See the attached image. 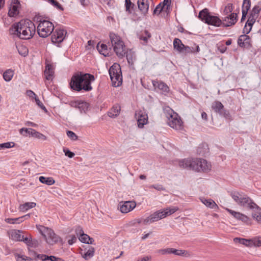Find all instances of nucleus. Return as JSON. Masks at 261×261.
<instances>
[{
  "label": "nucleus",
  "mask_w": 261,
  "mask_h": 261,
  "mask_svg": "<svg viewBox=\"0 0 261 261\" xmlns=\"http://www.w3.org/2000/svg\"><path fill=\"white\" fill-rule=\"evenodd\" d=\"M19 21L14 23L9 29L10 34L20 39V31H19Z\"/></svg>",
  "instance_id": "23"
},
{
  "label": "nucleus",
  "mask_w": 261,
  "mask_h": 261,
  "mask_svg": "<svg viewBox=\"0 0 261 261\" xmlns=\"http://www.w3.org/2000/svg\"><path fill=\"white\" fill-rule=\"evenodd\" d=\"M69 237H70L71 238L69 240H68V243L69 245H72L73 244H74L76 241L77 239L74 235L69 236Z\"/></svg>",
  "instance_id": "62"
},
{
  "label": "nucleus",
  "mask_w": 261,
  "mask_h": 261,
  "mask_svg": "<svg viewBox=\"0 0 261 261\" xmlns=\"http://www.w3.org/2000/svg\"><path fill=\"white\" fill-rule=\"evenodd\" d=\"M251 42V38L246 34L241 35L238 39V45L247 49H250L252 47Z\"/></svg>",
  "instance_id": "13"
},
{
  "label": "nucleus",
  "mask_w": 261,
  "mask_h": 261,
  "mask_svg": "<svg viewBox=\"0 0 261 261\" xmlns=\"http://www.w3.org/2000/svg\"><path fill=\"white\" fill-rule=\"evenodd\" d=\"M94 248L92 246H88L87 248H85L84 252H83V250H82L81 254L85 259L88 260L94 256Z\"/></svg>",
  "instance_id": "19"
},
{
  "label": "nucleus",
  "mask_w": 261,
  "mask_h": 261,
  "mask_svg": "<svg viewBox=\"0 0 261 261\" xmlns=\"http://www.w3.org/2000/svg\"><path fill=\"white\" fill-rule=\"evenodd\" d=\"M164 8L163 7V6L162 5V4L160 3L159 4H158L156 6L155 8L154 9L153 12V14H154V15L160 14L162 12V11H163Z\"/></svg>",
  "instance_id": "53"
},
{
  "label": "nucleus",
  "mask_w": 261,
  "mask_h": 261,
  "mask_svg": "<svg viewBox=\"0 0 261 261\" xmlns=\"http://www.w3.org/2000/svg\"><path fill=\"white\" fill-rule=\"evenodd\" d=\"M159 252L162 254H174L178 256H187L189 254L188 252L186 250H178L172 248L160 249Z\"/></svg>",
  "instance_id": "12"
},
{
  "label": "nucleus",
  "mask_w": 261,
  "mask_h": 261,
  "mask_svg": "<svg viewBox=\"0 0 261 261\" xmlns=\"http://www.w3.org/2000/svg\"><path fill=\"white\" fill-rule=\"evenodd\" d=\"M67 136L72 140H76L78 139L77 136L72 131L67 130Z\"/></svg>",
  "instance_id": "55"
},
{
  "label": "nucleus",
  "mask_w": 261,
  "mask_h": 261,
  "mask_svg": "<svg viewBox=\"0 0 261 261\" xmlns=\"http://www.w3.org/2000/svg\"><path fill=\"white\" fill-rule=\"evenodd\" d=\"M223 108V104L218 100H216L212 103V109L216 113L220 111V109Z\"/></svg>",
  "instance_id": "41"
},
{
  "label": "nucleus",
  "mask_w": 261,
  "mask_h": 261,
  "mask_svg": "<svg viewBox=\"0 0 261 261\" xmlns=\"http://www.w3.org/2000/svg\"><path fill=\"white\" fill-rule=\"evenodd\" d=\"M252 247H260L261 246V237H255L251 239Z\"/></svg>",
  "instance_id": "50"
},
{
  "label": "nucleus",
  "mask_w": 261,
  "mask_h": 261,
  "mask_svg": "<svg viewBox=\"0 0 261 261\" xmlns=\"http://www.w3.org/2000/svg\"><path fill=\"white\" fill-rule=\"evenodd\" d=\"M50 261H64L63 259L60 257H57L55 256H49L48 260Z\"/></svg>",
  "instance_id": "64"
},
{
  "label": "nucleus",
  "mask_w": 261,
  "mask_h": 261,
  "mask_svg": "<svg viewBox=\"0 0 261 261\" xmlns=\"http://www.w3.org/2000/svg\"><path fill=\"white\" fill-rule=\"evenodd\" d=\"M54 30L53 23L49 20H39L37 32L41 38H46L50 35Z\"/></svg>",
  "instance_id": "6"
},
{
  "label": "nucleus",
  "mask_w": 261,
  "mask_h": 261,
  "mask_svg": "<svg viewBox=\"0 0 261 261\" xmlns=\"http://www.w3.org/2000/svg\"><path fill=\"white\" fill-rule=\"evenodd\" d=\"M144 35L140 36L139 38L141 40L144 41L143 44L145 45L147 43L148 39L151 37V34L148 31L146 30L144 31Z\"/></svg>",
  "instance_id": "48"
},
{
  "label": "nucleus",
  "mask_w": 261,
  "mask_h": 261,
  "mask_svg": "<svg viewBox=\"0 0 261 261\" xmlns=\"http://www.w3.org/2000/svg\"><path fill=\"white\" fill-rule=\"evenodd\" d=\"M125 56H126L127 62L129 65H134V61L135 59V55L134 54L131 53L130 51L129 53H128L126 51V54Z\"/></svg>",
  "instance_id": "43"
},
{
  "label": "nucleus",
  "mask_w": 261,
  "mask_h": 261,
  "mask_svg": "<svg viewBox=\"0 0 261 261\" xmlns=\"http://www.w3.org/2000/svg\"><path fill=\"white\" fill-rule=\"evenodd\" d=\"M233 241L236 243H239L245 245L247 247H252L251 239H246L240 238H235L233 239Z\"/></svg>",
  "instance_id": "31"
},
{
  "label": "nucleus",
  "mask_w": 261,
  "mask_h": 261,
  "mask_svg": "<svg viewBox=\"0 0 261 261\" xmlns=\"http://www.w3.org/2000/svg\"><path fill=\"white\" fill-rule=\"evenodd\" d=\"M178 210V207L177 206L169 207L166 210H163V214L165 217L167 216H170Z\"/></svg>",
  "instance_id": "40"
},
{
  "label": "nucleus",
  "mask_w": 261,
  "mask_h": 261,
  "mask_svg": "<svg viewBox=\"0 0 261 261\" xmlns=\"http://www.w3.org/2000/svg\"><path fill=\"white\" fill-rule=\"evenodd\" d=\"M20 39L28 40L32 38L36 32V26L30 19H21L19 21Z\"/></svg>",
  "instance_id": "3"
},
{
  "label": "nucleus",
  "mask_w": 261,
  "mask_h": 261,
  "mask_svg": "<svg viewBox=\"0 0 261 261\" xmlns=\"http://www.w3.org/2000/svg\"><path fill=\"white\" fill-rule=\"evenodd\" d=\"M15 145V143L12 142H6L4 143L0 144V150L4 148H10L14 147Z\"/></svg>",
  "instance_id": "52"
},
{
  "label": "nucleus",
  "mask_w": 261,
  "mask_h": 261,
  "mask_svg": "<svg viewBox=\"0 0 261 261\" xmlns=\"http://www.w3.org/2000/svg\"><path fill=\"white\" fill-rule=\"evenodd\" d=\"M149 2L148 0H138V6L141 13L145 15L148 11L149 9Z\"/></svg>",
  "instance_id": "18"
},
{
  "label": "nucleus",
  "mask_w": 261,
  "mask_h": 261,
  "mask_svg": "<svg viewBox=\"0 0 261 261\" xmlns=\"http://www.w3.org/2000/svg\"><path fill=\"white\" fill-rule=\"evenodd\" d=\"M19 133L21 135L25 137L29 136V137L35 138V134H36L37 132L33 128H27L23 127L19 130Z\"/></svg>",
  "instance_id": "26"
},
{
  "label": "nucleus",
  "mask_w": 261,
  "mask_h": 261,
  "mask_svg": "<svg viewBox=\"0 0 261 261\" xmlns=\"http://www.w3.org/2000/svg\"><path fill=\"white\" fill-rule=\"evenodd\" d=\"M23 242L27 244L28 248L30 247L36 248L38 246L39 244V241L36 239H32L31 235H29V237H25Z\"/></svg>",
  "instance_id": "22"
},
{
  "label": "nucleus",
  "mask_w": 261,
  "mask_h": 261,
  "mask_svg": "<svg viewBox=\"0 0 261 261\" xmlns=\"http://www.w3.org/2000/svg\"><path fill=\"white\" fill-rule=\"evenodd\" d=\"M35 101L36 104L42 110H44L45 112H47V110L45 107L43 105V104L40 101L39 98L37 97H35Z\"/></svg>",
  "instance_id": "59"
},
{
  "label": "nucleus",
  "mask_w": 261,
  "mask_h": 261,
  "mask_svg": "<svg viewBox=\"0 0 261 261\" xmlns=\"http://www.w3.org/2000/svg\"><path fill=\"white\" fill-rule=\"evenodd\" d=\"M183 46H184V44L179 39L175 38L174 39L173 47L175 49L177 50L179 53L182 52Z\"/></svg>",
  "instance_id": "37"
},
{
  "label": "nucleus",
  "mask_w": 261,
  "mask_h": 261,
  "mask_svg": "<svg viewBox=\"0 0 261 261\" xmlns=\"http://www.w3.org/2000/svg\"><path fill=\"white\" fill-rule=\"evenodd\" d=\"M75 232L78 237L82 236L83 234L85 233L82 227L80 226H77L76 227Z\"/></svg>",
  "instance_id": "60"
},
{
  "label": "nucleus",
  "mask_w": 261,
  "mask_h": 261,
  "mask_svg": "<svg viewBox=\"0 0 261 261\" xmlns=\"http://www.w3.org/2000/svg\"><path fill=\"white\" fill-rule=\"evenodd\" d=\"M261 10V8L259 6H255L251 12L250 13V16L254 17L255 18H257L258 16V14L259 13L260 11Z\"/></svg>",
  "instance_id": "47"
},
{
  "label": "nucleus",
  "mask_w": 261,
  "mask_h": 261,
  "mask_svg": "<svg viewBox=\"0 0 261 261\" xmlns=\"http://www.w3.org/2000/svg\"><path fill=\"white\" fill-rule=\"evenodd\" d=\"M221 116L224 117L226 119L228 120H232V119L229 111L226 109L223 110V113Z\"/></svg>",
  "instance_id": "56"
},
{
  "label": "nucleus",
  "mask_w": 261,
  "mask_h": 261,
  "mask_svg": "<svg viewBox=\"0 0 261 261\" xmlns=\"http://www.w3.org/2000/svg\"><path fill=\"white\" fill-rule=\"evenodd\" d=\"M233 5L231 3H228L225 7L223 11V14L225 15H228L229 13H231L233 11Z\"/></svg>",
  "instance_id": "49"
},
{
  "label": "nucleus",
  "mask_w": 261,
  "mask_h": 261,
  "mask_svg": "<svg viewBox=\"0 0 261 261\" xmlns=\"http://www.w3.org/2000/svg\"><path fill=\"white\" fill-rule=\"evenodd\" d=\"M170 117L168 124L170 127L179 130L184 129L183 122L180 117L172 110H171Z\"/></svg>",
  "instance_id": "8"
},
{
  "label": "nucleus",
  "mask_w": 261,
  "mask_h": 261,
  "mask_svg": "<svg viewBox=\"0 0 261 261\" xmlns=\"http://www.w3.org/2000/svg\"><path fill=\"white\" fill-rule=\"evenodd\" d=\"M111 80L112 81V85L114 87H119L122 83V73L118 75L117 74L114 76H112Z\"/></svg>",
  "instance_id": "30"
},
{
  "label": "nucleus",
  "mask_w": 261,
  "mask_h": 261,
  "mask_svg": "<svg viewBox=\"0 0 261 261\" xmlns=\"http://www.w3.org/2000/svg\"><path fill=\"white\" fill-rule=\"evenodd\" d=\"M201 160V159H184L179 161V165L184 169L200 171V165L202 164Z\"/></svg>",
  "instance_id": "7"
},
{
  "label": "nucleus",
  "mask_w": 261,
  "mask_h": 261,
  "mask_svg": "<svg viewBox=\"0 0 261 261\" xmlns=\"http://www.w3.org/2000/svg\"><path fill=\"white\" fill-rule=\"evenodd\" d=\"M17 50L19 55L23 57H26L28 55L29 50L24 45H19L17 46Z\"/></svg>",
  "instance_id": "42"
},
{
  "label": "nucleus",
  "mask_w": 261,
  "mask_h": 261,
  "mask_svg": "<svg viewBox=\"0 0 261 261\" xmlns=\"http://www.w3.org/2000/svg\"><path fill=\"white\" fill-rule=\"evenodd\" d=\"M39 231L42 236L45 238L46 237V235L44 232H46L48 238H46L47 242L49 244H54L61 241V238L56 234L53 230L48 229L44 226H41V228L39 229Z\"/></svg>",
  "instance_id": "9"
},
{
  "label": "nucleus",
  "mask_w": 261,
  "mask_h": 261,
  "mask_svg": "<svg viewBox=\"0 0 261 261\" xmlns=\"http://www.w3.org/2000/svg\"><path fill=\"white\" fill-rule=\"evenodd\" d=\"M95 80L90 73L76 72L73 74L69 82V87L73 91L80 92L82 90L89 92L92 90L91 83Z\"/></svg>",
  "instance_id": "1"
},
{
  "label": "nucleus",
  "mask_w": 261,
  "mask_h": 261,
  "mask_svg": "<svg viewBox=\"0 0 261 261\" xmlns=\"http://www.w3.org/2000/svg\"><path fill=\"white\" fill-rule=\"evenodd\" d=\"M79 239L81 242L85 244H93L94 242V239L86 233L79 237Z\"/></svg>",
  "instance_id": "33"
},
{
  "label": "nucleus",
  "mask_w": 261,
  "mask_h": 261,
  "mask_svg": "<svg viewBox=\"0 0 261 261\" xmlns=\"http://www.w3.org/2000/svg\"><path fill=\"white\" fill-rule=\"evenodd\" d=\"M36 136H35V138H38V139H42L43 140H46L47 138L43 134L37 132V133H36V134H35Z\"/></svg>",
  "instance_id": "63"
},
{
  "label": "nucleus",
  "mask_w": 261,
  "mask_h": 261,
  "mask_svg": "<svg viewBox=\"0 0 261 261\" xmlns=\"http://www.w3.org/2000/svg\"><path fill=\"white\" fill-rule=\"evenodd\" d=\"M201 165H200V170L206 171L210 170L211 165L208 164L205 160H201Z\"/></svg>",
  "instance_id": "46"
},
{
  "label": "nucleus",
  "mask_w": 261,
  "mask_h": 261,
  "mask_svg": "<svg viewBox=\"0 0 261 261\" xmlns=\"http://www.w3.org/2000/svg\"><path fill=\"white\" fill-rule=\"evenodd\" d=\"M230 195L233 200L240 206L251 210L260 214L261 208L247 195L243 192L232 191Z\"/></svg>",
  "instance_id": "2"
},
{
  "label": "nucleus",
  "mask_w": 261,
  "mask_h": 261,
  "mask_svg": "<svg viewBox=\"0 0 261 261\" xmlns=\"http://www.w3.org/2000/svg\"><path fill=\"white\" fill-rule=\"evenodd\" d=\"M198 18L202 21L209 25H214L215 27H220L223 25L222 20L217 16H212L206 8L200 11L199 13Z\"/></svg>",
  "instance_id": "5"
},
{
  "label": "nucleus",
  "mask_w": 261,
  "mask_h": 261,
  "mask_svg": "<svg viewBox=\"0 0 261 261\" xmlns=\"http://www.w3.org/2000/svg\"><path fill=\"white\" fill-rule=\"evenodd\" d=\"M120 211L122 213H127L132 211L136 206L135 201H126L119 203Z\"/></svg>",
  "instance_id": "15"
},
{
  "label": "nucleus",
  "mask_w": 261,
  "mask_h": 261,
  "mask_svg": "<svg viewBox=\"0 0 261 261\" xmlns=\"http://www.w3.org/2000/svg\"><path fill=\"white\" fill-rule=\"evenodd\" d=\"M22 232L21 230H15L12 232L11 233V238L12 239L16 241H22L24 240L25 237L23 235H22L21 233Z\"/></svg>",
  "instance_id": "28"
},
{
  "label": "nucleus",
  "mask_w": 261,
  "mask_h": 261,
  "mask_svg": "<svg viewBox=\"0 0 261 261\" xmlns=\"http://www.w3.org/2000/svg\"><path fill=\"white\" fill-rule=\"evenodd\" d=\"M200 50V48L198 45L196 46V50H194V47H191L189 46H186L184 45L182 48V52L185 54H189L193 53H198Z\"/></svg>",
  "instance_id": "36"
},
{
  "label": "nucleus",
  "mask_w": 261,
  "mask_h": 261,
  "mask_svg": "<svg viewBox=\"0 0 261 261\" xmlns=\"http://www.w3.org/2000/svg\"><path fill=\"white\" fill-rule=\"evenodd\" d=\"M96 47L98 52L100 54L103 55L105 57L110 56V50H111V48L108 49L106 44L103 43L100 44V43H98Z\"/></svg>",
  "instance_id": "24"
},
{
  "label": "nucleus",
  "mask_w": 261,
  "mask_h": 261,
  "mask_svg": "<svg viewBox=\"0 0 261 261\" xmlns=\"http://www.w3.org/2000/svg\"><path fill=\"white\" fill-rule=\"evenodd\" d=\"M152 85L155 89L158 88L164 92H168L169 91V88L166 84L158 80L152 81Z\"/></svg>",
  "instance_id": "21"
},
{
  "label": "nucleus",
  "mask_w": 261,
  "mask_h": 261,
  "mask_svg": "<svg viewBox=\"0 0 261 261\" xmlns=\"http://www.w3.org/2000/svg\"><path fill=\"white\" fill-rule=\"evenodd\" d=\"M255 19L256 18H255L254 17L249 16L248 19L246 23V25L248 24V25L252 29V25L255 22Z\"/></svg>",
  "instance_id": "57"
},
{
  "label": "nucleus",
  "mask_w": 261,
  "mask_h": 261,
  "mask_svg": "<svg viewBox=\"0 0 261 261\" xmlns=\"http://www.w3.org/2000/svg\"><path fill=\"white\" fill-rule=\"evenodd\" d=\"M250 0H244L242 7V12L244 11L245 12L248 13V11L250 8Z\"/></svg>",
  "instance_id": "45"
},
{
  "label": "nucleus",
  "mask_w": 261,
  "mask_h": 261,
  "mask_svg": "<svg viewBox=\"0 0 261 261\" xmlns=\"http://www.w3.org/2000/svg\"><path fill=\"white\" fill-rule=\"evenodd\" d=\"M14 75V71L12 69H7L3 73V78L6 82L10 81Z\"/></svg>",
  "instance_id": "38"
},
{
  "label": "nucleus",
  "mask_w": 261,
  "mask_h": 261,
  "mask_svg": "<svg viewBox=\"0 0 261 261\" xmlns=\"http://www.w3.org/2000/svg\"><path fill=\"white\" fill-rule=\"evenodd\" d=\"M109 36L112 46L113 47V49L116 55L120 59H122L125 57L126 54V47L123 41L120 36L114 33H110Z\"/></svg>",
  "instance_id": "4"
},
{
  "label": "nucleus",
  "mask_w": 261,
  "mask_h": 261,
  "mask_svg": "<svg viewBox=\"0 0 261 261\" xmlns=\"http://www.w3.org/2000/svg\"><path fill=\"white\" fill-rule=\"evenodd\" d=\"M201 201L204 204L209 208L213 209H217L218 208V206L215 202L211 199H203Z\"/></svg>",
  "instance_id": "34"
},
{
  "label": "nucleus",
  "mask_w": 261,
  "mask_h": 261,
  "mask_svg": "<svg viewBox=\"0 0 261 261\" xmlns=\"http://www.w3.org/2000/svg\"><path fill=\"white\" fill-rule=\"evenodd\" d=\"M151 221L154 222L165 218L163 211H158L150 215Z\"/></svg>",
  "instance_id": "32"
},
{
  "label": "nucleus",
  "mask_w": 261,
  "mask_h": 261,
  "mask_svg": "<svg viewBox=\"0 0 261 261\" xmlns=\"http://www.w3.org/2000/svg\"><path fill=\"white\" fill-rule=\"evenodd\" d=\"M154 188L158 191L165 190V188H164L162 185L159 184L151 185L150 186V188Z\"/></svg>",
  "instance_id": "61"
},
{
  "label": "nucleus",
  "mask_w": 261,
  "mask_h": 261,
  "mask_svg": "<svg viewBox=\"0 0 261 261\" xmlns=\"http://www.w3.org/2000/svg\"><path fill=\"white\" fill-rule=\"evenodd\" d=\"M237 11L238 12L231 13L230 14L227 15V16L223 18V21H228L226 23L223 22V27H228L236 24L238 20V13H239V9H238Z\"/></svg>",
  "instance_id": "14"
},
{
  "label": "nucleus",
  "mask_w": 261,
  "mask_h": 261,
  "mask_svg": "<svg viewBox=\"0 0 261 261\" xmlns=\"http://www.w3.org/2000/svg\"><path fill=\"white\" fill-rule=\"evenodd\" d=\"M89 107V104L88 102L84 101H80L79 110L81 113L83 112L85 113L88 111Z\"/></svg>",
  "instance_id": "44"
},
{
  "label": "nucleus",
  "mask_w": 261,
  "mask_h": 261,
  "mask_svg": "<svg viewBox=\"0 0 261 261\" xmlns=\"http://www.w3.org/2000/svg\"><path fill=\"white\" fill-rule=\"evenodd\" d=\"M39 180L41 183L48 186L53 185L55 182V180L51 177H46L44 176H40Z\"/></svg>",
  "instance_id": "35"
},
{
  "label": "nucleus",
  "mask_w": 261,
  "mask_h": 261,
  "mask_svg": "<svg viewBox=\"0 0 261 261\" xmlns=\"http://www.w3.org/2000/svg\"><path fill=\"white\" fill-rule=\"evenodd\" d=\"M29 217V215H26L16 218H7L5 219V222L9 224H19L24 221V218H28Z\"/></svg>",
  "instance_id": "27"
},
{
  "label": "nucleus",
  "mask_w": 261,
  "mask_h": 261,
  "mask_svg": "<svg viewBox=\"0 0 261 261\" xmlns=\"http://www.w3.org/2000/svg\"><path fill=\"white\" fill-rule=\"evenodd\" d=\"M44 74L46 80H50L53 79L54 74V67L52 64L46 63Z\"/></svg>",
  "instance_id": "20"
},
{
  "label": "nucleus",
  "mask_w": 261,
  "mask_h": 261,
  "mask_svg": "<svg viewBox=\"0 0 261 261\" xmlns=\"http://www.w3.org/2000/svg\"><path fill=\"white\" fill-rule=\"evenodd\" d=\"M67 31L63 29L57 28L51 36V41L54 43H61L65 39Z\"/></svg>",
  "instance_id": "10"
},
{
  "label": "nucleus",
  "mask_w": 261,
  "mask_h": 261,
  "mask_svg": "<svg viewBox=\"0 0 261 261\" xmlns=\"http://www.w3.org/2000/svg\"><path fill=\"white\" fill-rule=\"evenodd\" d=\"M135 116L137 119L138 127L143 128L148 122L147 114L144 111L139 110L136 112Z\"/></svg>",
  "instance_id": "11"
},
{
  "label": "nucleus",
  "mask_w": 261,
  "mask_h": 261,
  "mask_svg": "<svg viewBox=\"0 0 261 261\" xmlns=\"http://www.w3.org/2000/svg\"><path fill=\"white\" fill-rule=\"evenodd\" d=\"M20 5L18 0H12L8 12L9 16L10 17L16 16L19 14L18 8Z\"/></svg>",
  "instance_id": "16"
},
{
  "label": "nucleus",
  "mask_w": 261,
  "mask_h": 261,
  "mask_svg": "<svg viewBox=\"0 0 261 261\" xmlns=\"http://www.w3.org/2000/svg\"><path fill=\"white\" fill-rule=\"evenodd\" d=\"M36 204L35 202H26L23 204H21L19 208L22 211H26L34 207Z\"/></svg>",
  "instance_id": "39"
},
{
  "label": "nucleus",
  "mask_w": 261,
  "mask_h": 261,
  "mask_svg": "<svg viewBox=\"0 0 261 261\" xmlns=\"http://www.w3.org/2000/svg\"><path fill=\"white\" fill-rule=\"evenodd\" d=\"M120 106L119 105H114L108 112V115L110 117L115 118L120 113Z\"/></svg>",
  "instance_id": "29"
},
{
  "label": "nucleus",
  "mask_w": 261,
  "mask_h": 261,
  "mask_svg": "<svg viewBox=\"0 0 261 261\" xmlns=\"http://www.w3.org/2000/svg\"><path fill=\"white\" fill-rule=\"evenodd\" d=\"M125 7H126V11L128 12V13H132V11L130 10V8L132 9L135 6V5L133 4L130 0H125Z\"/></svg>",
  "instance_id": "51"
},
{
  "label": "nucleus",
  "mask_w": 261,
  "mask_h": 261,
  "mask_svg": "<svg viewBox=\"0 0 261 261\" xmlns=\"http://www.w3.org/2000/svg\"><path fill=\"white\" fill-rule=\"evenodd\" d=\"M109 73L110 78L112 76H114L117 74H121V70L120 65L118 64L114 63L109 69Z\"/></svg>",
  "instance_id": "25"
},
{
  "label": "nucleus",
  "mask_w": 261,
  "mask_h": 261,
  "mask_svg": "<svg viewBox=\"0 0 261 261\" xmlns=\"http://www.w3.org/2000/svg\"><path fill=\"white\" fill-rule=\"evenodd\" d=\"M16 260L17 261H32V259L30 257L17 254L16 255Z\"/></svg>",
  "instance_id": "54"
},
{
  "label": "nucleus",
  "mask_w": 261,
  "mask_h": 261,
  "mask_svg": "<svg viewBox=\"0 0 261 261\" xmlns=\"http://www.w3.org/2000/svg\"><path fill=\"white\" fill-rule=\"evenodd\" d=\"M226 210L229 214L238 220H241L242 222L247 224L249 223V218L247 216L240 212H237L228 208H227Z\"/></svg>",
  "instance_id": "17"
},
{
  "label": "nucleus",
  "mask_w": 261,
  "mask_h": 261,
  "mask_svg": "<svg viewBox=\"0 0 261 261\" xmlns=\"http://www.w3.org/2000/svg\"><path fill=\"white\" fill-rule=\"evenodd\" d=\"M64 152L66 156H68L69 158H73L75 154L73 152L71 151L69 149L67 148H64L63 149Z\"/></svg>",
  "instance_id": "58"
}]
</instances>
